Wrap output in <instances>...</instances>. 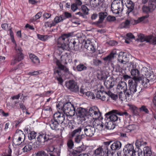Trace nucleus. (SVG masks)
I'll return each mask as SVG.
<instances>
[{"label": "nucleus", "mask_w": 156, "mask_h": 156, "mask_svg": "<svg viewBox=\"0 0 156 156\" xmlns=\"http://www.w3.org/2000/svg\"><path fill=\"white\" fill-rule=\"evenodd\" d=\"M73 33L71 32L64 34L62 35L57 40V47L63 50H69L70 48L76 51L79 49L76 42L74 40L69 42V37L73 36Z\"/></svg>", "instance_id": "nucleus-1"}, {"label": "nucleus", "mask_w": 156, "mask_h": 156, "mask_svg": "<svg viewBox=\"0 0 156 156\" xmlns=\"http://www.w3.org/2000/svg\"><path fill=\"white\" fill-rule=\"evenodd\" d=\"M118 115L119 116H123L125 115L126 117L127 118H130V115L126 111L124 112H122L120 111L114 110H112L108 113H107L105 114L106 117L108 119H109L110 121L115 122L117 121L118 119V117L116 115Z\"/></svg>", "instance_id": "nucleus-2"}, {"label": "nucleus", "mask_w": 156, "mask_h": 156, "mask_svg": "<svg viewBox=\"0 0 156 156\" xmlns=\"http://www.w3.org/2000/svg\"><path fill=\"white\" fill-rule=\"evenodd\" d=\"M15 46L14 49L16 51V55H14L12 56V58L11 60L10 65H14L16 63L21 61L23 59L24 56L22 53L23 50L22 48L19 46H17L16 42H15Z\"/></svg>", "instance_id": "nucleus-3"}, {"label": "nucleus", "mask_w": 156, "mask_h": 156, "mask_svg": "<svg viewBox=\"0 0 156 156\" xmlns=\"http://www.w3.org/2000/svg\"><path fill=\"white\" fill-rule=\"evenodd\" d=\"M139 81L134 78H131L129 80L128 82V91L131 93L133 95L135 92H137L140 93L142 90L141 88L137 87V82Z\"/></svg>", "instance_id": "nucleus-4"}, {"label": "nucleus", "mask_w": 156, "mask_h": 156, "mask_svg": "<svg viewBox=\"0 0 156 156\" xmlns=\"http://www.w3.org/2000/svg\"><path fill=\"white\" fill-rule=\"evenodd\" d=\"M63 112L67 115L73 116L76 112V108L70 102H67L62 107Z\"/></svg>", "instance_id": "nucleus-5"}, {"label": "nucleus", "mask_w": 156, "mask_h": 156, "mask_svg": "<svg viewBox=\"0 0 156 156\" xmlns=\"http://www.w3.org/2000/svg\"><path fill=\"white\" fill-rule=\"evenodd\" d=\"M111 10L115 14H118L123 10V7L120 1L114 0L111 4Z\"/></svg>", "instance_id": "nucleus-6"}, {"label": "nucleus", "mask_w": 156, "mask_h": 156, "mask_svg": "<svg viewBox=\"0 0 156 156\" xmlns=\"http://www.w3.org/2000/svg\"><path fill=\"white\" fill-rule=\"evenodd\" d=\"M65 85L66 87L70 91L77 93L79 92V88L77 83L74 80H71L65 82Z\"/></svg>", "instance_id": "nucleus-7"}, {"label": "nucleus", "mask_w": 156, "mask_h": 156, "mask_svg": "<svg viewBox=\"0 0 156 156\" xmlns=\"http://www.w3.org/2000/svg\"><path fill=\"white\" fill-rule=\"evenodd\" d=\"M137 39L141 42L146 41L151 44H156V37H154L151 35L145 36L142 34H140L138 36Z\"/></svg>", "instance_id": "nucleus-8"}, {"label": "nucleus", "mask_w": 156, "mask_h": 156, "mask_svg": "<svg viewBox=\"0 0 156 156\" xmlns=\"http://www.w3.org/2000/svg\"><path fill=\"white\" fill-rule=\"evenodd\" d=\"M156 7V0H149L148 5L143 6L142 9L143 12L146 13L152 12Z\"/></svg>", "instance_id": "nucleus-9"}, {"label": "nucleus", "mask_w": 156, "mask_h": 156, "mask_svg": "<svg viewBox=\"0 0 156 156\" xmlns=\"http://www.w3.org/2000/svg\"><path fill=\"white\" fill-rule=\"evenodd\" d=\"M130 73L131 76L133 77V78L135 79L136 80H139L141 76H140V72L137 67V65L136 63H133L130 66Z\"/></svg>", "instance_id": "nucleus-10"}, {"label": "nucleus", "mask_w": 156, "mask_h": 156, "mask_svg": "<svg viewBox=\"0 0 156 156\" xmlns=\"http://www.w3.org/2000/svg\"><path fill=\"white\" fill-rule=\"evenodd\" d=\"M25 135L23 132L21 131L16 133L12 139L13 143L16 145H19L22 141L24 140Z\"/></svg>", "instance_id": "nucleus-11"}, {"label": "nucleus", "mask_w": 156, "mask_h": 156, "mask_svg": "<svg viewBox=\"0 0 156 156\" xmlns=\"http://www.w3.org/2000/svg\"><path fill=\"white\" fill-rule=\"evenodd\" d=\"M87 113L89 115L94 119L100 118L101 115V113L99 109L96 106L90 107Z\"/></svg>", "instance_id": "nucleus-12"}, {"label": "nucleus", "mask_w": 156, "mask_h": 156, "mask_svg": "<svg viewBox=\"0 0 156 156\" xmlns=\"http://www.w3.org/2000/svg\"><path fill=\"white\" fill-rule=\"evenodd\" d=\"M83 130L84 134L87 136L92 137L94 134L95 129L94 126L90 125H83Z\"/></svg>", "instance_id": "nucleus-13"}, {"label": "nucleus", "mask_w": 156, "mask_h": 156, "mask_svg": "<svg viewBox=\"0 0 156 156\" xmlns=\"http://www.w3.org/2000/svg\"><path fill=\"white\" fill-rule=\"evenodd\" d=\"M125 154L126 156H136V151L134 149V147L132 144L126 145L123 149Z\"/></svg>", "instance_id": "nucleus-14"}, {"label": "nucleus", "mask_w": 156, "mask_h": 156, "mask_svg": "<svg viewBox=\"0 0 156 156\" xmlns=\"http://www.w3.org/2000/svg\"><path fill=\"white\" fill-rule=\"evenodd\" d=\"M64 113L58 111V112L55 113L53 115V119L55 121H57L60 124H62L65 119V115Z\"/></svg>", "instance_id": "nucleus-15"}, {"label": "nucleus", "mask_w": 156, "mask_h": 156, "mask_svg": "<svg viewBox=\"0 0 156 156\" xmlns=\"http://www.w3.org/2000/svg\"><path fill=\"white\" fill-rule=\"evenodd\" d=\"M37 141L38 144L44 143L48 141L49 139L48 136L44 132H41L38 134L37 137Z\"/></svg>", "instance_id": "nucleus-16"}, {"label": "nucleus", "mask_w": 156, "mask_h": 156, "mask_svg": "<svg viewBox=\"0 0 156 156\" xmlns=\"http://www.w3.org/2000/svg\"><path fill=\"white\" fill-rule=\"evenodd\" d=\"M85 48L89 51L94 53L95 51L96 48L94 44L92 42L90 39H87L85 41L84 44Z\"/></svg>", "instance_id": "nucleus-17"}, {"label": "nucleus", "mask_w": 156, "mask_h": 156, "mask_svg": "<svg viewBox=\"0 0 156 156\" xmlns=\"http://www.w3.org/2000/svg\"><path fill=\"white\" fill-rule=\"evenodd\" d=\"M75 113H76L78 116H79L80 118H83V119L85 121V117L86 116L88 111L86 109L79 108H77Z\"/></svg>", "instance_id": "nucleus-18"}, {"label": "nucleus", "mask_w": 156, "mask_h": 156, "mask_svg": "<svg viewBox=\"0 0 156 156\" xmlns=\"http://www.w3.org/2000/svg\"><path fill=\"white\" fill-rule=\"evenodd\" d=\"M139 81H141V84L142 86L145 88L149 87L150 85L152 84V80L150 79H147L146 77L144 76L143 75L140 77Z\"/></svg>", "instance_id": "nucleus-19"}, {"label": "nucleus", "mask_w": 156, "mask_h": 156, "mask_svg": "<svg viewBox=\"0 0 156 156\" xmlns=\"http://www.w3.org/2000/svg\"><path fill=\"white\" fill-rule=\"evenodd\" d=\"M132 95V94L127 90L123 92L121 91L119 94V97L121 101H125Z\"/></svg>", "instance_id": "nucleus-20"}, {"label": "nucleus", "mask_w": 156, "mask_h": 156, "mask_svg": "<svg viewBox=\"0 0 156 156\" xmlns=\"http://www.w3.org/2000/svg\"><path fill=\"white\" fill-rule=\"evenodd\" d=\"M116 89L118 91H125L127 90V86L126 83L122 81L119 82L117 85Z\"/></svg>", "instance_id": "nucleus-21"}, {"label": "nucleus", "mask_w": 156, "mask_h": 156, "mask_svg": "<svg viewBox=\"0 0 156 156\" xmlns=\"http://www.w3.org/2000/svg\"><path fill=\"white\" fill-rule=\"evenodd\" d=\"M99 19L95 23L97 25L102 23L105 17L107 16L108 14L106 12H100L98 13Z\"/></svg>", "instance_id": "nucleus-22"}, {"label": "nucleus", "mask_w": 156, "mask_h": 156, "mask_svg": "<svg viewBox=\"0 0 156 156\" xmlns=\"http://www.w3.org/2000/svg\"><path fill=\"white\" fill-rule=\"evenodd\" d=\"M118 61L121 63L123 62H126L128 61V59L127 56L125 53L121 52L119 53L118 58Z\"/></svg>", "instance_id": "nucleus-23"}, {"label": "nucleus", "mask_w": 156, "mask_h": 156, "mask_svg": "<svg viewBox=\"0 0 156 156\" xmlns=\"http://www.w3.org/2000/svg\"><path fill=\"white\" fill-rule=\"evenodd\" d=\"M86 149L84 145H82L81 146L76 148L75 150H73L72 152V154L74 156H77L79 154L85 151Z\"/></svg>", "instance_id": "nucleus-24"}, {"label": "nucleus", "mask_w": 156, "mask_h": 156, "mask_svg": "<svg viewBox=\"0 0 156 156\" xmlns=\"http://www.w3.org/2000/svg\"><path fill=\"white\" fill-rule=\"evenodd\" d=\"M60 124L57 121H55L54 119H51L50 122V126L51 128L53 130H58L59 124Z\"/></svg>", "instance_id": "nucleus-25"}, {"label": "nucleus", "mask_w": 156, "mask_h": 156, "mask_svg": "<svg viewBox=\"0 0 156 156\" xmlns=\"http://www.w3.org/2000/svg\"><path fill=\"white\" fill-rule=\"evenodd\" d=\"M122 144L119 141L114 142L110 146V148L112 151L119 150L121 147Z\"/></svg>", "instance_id": "nucleus-26"}, {"label": "nucleus", "mask_w": 156, "mask_h": 156, "mask_svg": "<svg viewBox=\"0 0 156 156\" xmlns=\"http://www.w3.org/2000/svg\"><path fill=\"white\" fill-rule=\"evenodd\" d=\"M125 5L128 8L126 13L129 14L130 12H132L133 9L134 4L132 1L129 0Z\"/></svg>", "instance_id": "nucleus-27"}, {"label": "nucleus", "mask_w": 156, "mask_h": 156, "mask_svg": "<svg viewBox=\"0 0 156 156\" xmlns=\"http://www.w3.org/2000/svg\"><path fill=\"white\" fill-rule=\"evenodd\" d=\"M64 20V18L63 17V16L61 15L59 16H56L54 18V20L52 21L55 26L57 24L62 22Z\"/></svg>", "instance_id": "nucleus-28"}, {"label": "nucleus", "mask_w": 156, "mask_h": 156, "mask_svg": "<svg viewBox=\"0 0 156 156\" xmlns=\"http://www.w3.org/2000/svg\"><path fill=\"white\" fill-rule=\"evenodd\" d=\"M115 83V81L110 79L108 80L105 81L104 82V84L107 88H111L114 86Z\"/></svg>", "instance_id": "nucleus-29"}, {"label": "nucleus", "mask_w": 156, "mask_h": 156, "mask_svg": "<svg viewBox=\"0 0 156 156\" xmlns=\"http://www.w3.org/2000/svg\"><path fill=\"white\" fill-rule=\"evenodd\" d=\"M29 57L32 61L34 63L37 64L40 62L38 58L34 55L30 54L29 55Z\"/></svg>", "instance_id": "nucleus-30"}, {"label": "nucleus", "mask_w": 156, "mask_h": 156, "mask_svg": "<svg viewBox=\"0 0 156 156\" xmlns=\"http://www.w3.org/2000/svg\"><path fill=\"white\" fill-rule=\"evenodd\" d=\"M144 156H151L152 152L151 148L148 147H145L143 149Z\"/></svg>", "instance_id": "nucleus-31"}, {"label": "nucleus", "mask_w": 156, "mask_h": 156, "mask_svg": "<svg viewBox=\"0 0 156 156\" xmlns=\"http://www.w3.org/2000/svg\"><path fill=\"white\" fill-rule=\"evenodd\" d=\"M106 147H104V148H102L101 147H99L94 152V154L96 155H99L100 156H103V154H104V150Z\"/></svg>", "instance_id": "nucleus-32"}, {"label": "nucleus", "mask_w": 156, "mask_h": 156, "mask_svg": "<svg viewBox=\"0 0 156 156\" xmlns=\"http://www.w3.org/2000/svg\"><path fill=\"white\" fill-rule=\"evenodd\" d=\"M115 127V125L112 122L109 121L105 123V128L107 129H113Z\"/></svg>", "instance_id": "nucleus-33"}, {"label": "nucleus", "mask_w": 156, "mask_h": 156, "mask_svg": "<svg viewBox=\"0 0 156 156\" xmlns=\"http://www.w3.org/2000/svg\"><path fill=\"white\" fill-rule=\"evenodd\" d=\"M92 62L93 65L96 66H100L102 63L101 61L96 57L93 58Z\"/></svg>", "instance_id": "nucleus-34"}, {"label": "nucleus", "mask_w": 156, "mask_h": 156, "mask_svg": "<svg viewBox=\"0 0 156 156\" xmlns=\"http://www.w3.org/2000/svg\"><path fill=\"white\" fill-rule=\"evenodd\" d=\"M83 125H81L77 129L74 130L71 133V136L72 137L74 136L77 133H80L82 130H83Z\"/></svg>", "instance_id": "nucleus-35"}, {"label": "nucleus", "mask_w": 156, "mask_h": 156, "mask_svg": "<svg viewBox=\"0 0 156 156\" xmlns=\"http://www.w3.org/2000/svg\"><path fill=\"white\" fill-rule=\"evenodd\" d=\"M61 70L58 67H55L54 69V75L55 78L61 76L62 73Z\"/></svg>", "instance_id": "nucleus-36"}, {"label": "nucleus", "mask_w": 156, "mask_h": 156, "mask_svg": "<svg viewBox=\"0 0 156 156\" xmlns=\"http://www.w3.org/2000/svg\"><path fill=\"white\" fill-rule=\"evenodd\" d=\"M115 54V53L112 52L108 56L104 58L103 59L106 61H111L114 58V55Z\"/></svg>", "instance_id": "nucleus-37"}, {"label": "nucleus", "mask_w": 156, "mask_h": 156, "mask_svg": "<svg viewBox=\"0 0 156 156\" xmlns=\"http://www.w3.org/2000/svg\"><path fill=\"white\" fill-rule=\"evenodd\" d=\"M22 150L23 152H27L31 150L32 148V147L29 144H26Z\"/></svg>", "instance_id": "nucleus-38"}, {"label": "nucleus", "mask_w": 156, "mask_h": 156, "mask_svg": "<svg viewBox=\"0 0 156 156\" xmlns=\"http://www.w3.org/2000/svg\"><path fill=\"white\" fill-rule=\"evenodd\" d=\"M37 36L38 39L43 41H47L49 37L47 35H42L40 34H37Z\"/></svg>", "instance_id": "nucleus-39"}, {"label": "nucleus", "mask_w": 156, "mask_h": 156, "mask_svg": "<svg viewBox=\"0 0 156 156\" xmlns=\"http://www.w3.org/2000/svg\"><path fill=\"white\" fill-rule=\"evenodd\" d=\"M87 69L86 66L83 64H80L76 66V69L78 71H81L86 70Z\"/></svg>", "instance_id": "nucleus-40"}, {"label": "nucleus", "mask_w": 156, "mask_h": 156, "mask_svg": "<svg viewBox=\"0 0 156 156\" xmlns=\"http://www.w3.org/2000/svg\"><path fill=\"white\" fill-rule=\"evenodd\" d=\"M107 92L103 91H98L96 94V98L101 99L103 94H105L107 95Z\"/></svg>", "instance_id": "nucleus-41"}, {"label": "nucleus", "mask_w": 156, "mask_h": 156, "mask_svg": "<svg viewBox=\"0 0 156 156\" xmlns=\"http://www.w3.org/2000/svg\"><path fill=\"white\" fill-rule=\"evenodd\" d=\"M37 133L34 131H31L28 135V137L30 140H32L35 138Z\"/></svg>", "instance_id": "nucleus-42"}, {"label": "nucleus", "mask_w": 156, "mask_h": 156, "mask_svg": "<svg viewBox=\"0 0 156 156\" xmlns=\"http://www.w3.org/2000/svg\"><path fill=\"white\" fill-rule=\"evenodd\" d=\"M41 12H40L37 13L31 19V21H35L39 19L41 16Z\"/></svg>", "instance_id": "nucleus-43"}, {"label": "nucleus", "mask_w": 156, "mask_h": 156, "mask_svg": "<svg viewBox=\"0 0 156 156\" xmlns=\"http://www.w3.org/2000/svg\"><path fill=\"white\" fill-rule=\"evenodd\" d=\"M84 136V135L82 134L81 135H77L75 136V141L76 143H80L82 139V136Z\"/></svg>", "instance_id": "nucleus-44"}, {"label": "nucleus", "mask_w": 156, "mask_h": 156, "mask_svg": "<svg viewBox=\"0 0 156 156\" xmlns=\"http://www.w3.org/2000/svg\"><path fill=\"white\" fill-rule=\"evenodd\" d=\"M81 9L83 11L84 15H87L88 13L89 9L85 5H83L81 7Z\"/></svg>", "instance_id": "nucleus-45"}, {"label": "nucleus", "mask_w": 156, "mask_h": 156, "mask_svg": "<svg viewBox=\"0 0 156 156\" xmlns=\"http://www.w3.org/2000/svg\"><path fill=\"white\" fill-rule=\"evenodd\" d=\"M90 4L92 7L95 8L99 5V3L97 2L96 0H91L90 1Z\"/></svg>", "instance_id": "nucleus-46"}, {"label": "nucleus", "mask_w": 156, "mask_h": 156, "mask_svg": "<svg viewBox=\"0 0 156 156\" xmlns=\"http://www.w3.org/2000/svg\"><path fill=\"white\" fill-rule=\"evenodd\" d=\"M45 26L46 27L51 28L52 27L55 26L54 23L52 21L50 22H45L44 24Z\"/></svg>", "instance_id": "nucleus-47"}, {"label": "nucleus", "mask_w": 156, "mask_h": 156, "mask_svg": "<svg viewBox=\"0 0 156 156\" xmlns=\"http://www.w3.org/2000/svg\"><path fill=\"white\" fill-rule=\"evenodd\" d=\"M115 17L113 16L109 15L106 18V20L108 22H113L115 20Z\"/></svg>", "instance_id": "nucleus-48"}, {"label": "nucleus", "mask_w": 156, "mask_h": 156, "mask_svg": "<svg viewBox=\"0 0 156 156\" xmlns=\"http://www.w3.org/2000/svg\"><path fill=\"white\" fill-rule=\"evenodd\" d=\"M131 22V21H129V20H127L124 22L122 23V25L123 27L124 28H127Z\"/></svg>", "instance_id": "nucleus-49"}, {"label": "nucleus", "mask_w": 156, "mask_h": 156, "mask_svg": "<svg viewBox=\"0 0 156 156\" xmlns=\"http://www.w3.org/2000/svg\"><path fill=\"white\" fill-rule=\"evenodd\" d=\"M36 156H48V154L43 151L38 152L36 154Z\"/></svg>", "instance_id": "nucleus-50"}, {"label": "nucleus", "mask_w": 156, "mask_h": 156, "mask_svg": "<svg viewBox=\"0 0 156 156\" xmlns=\"http://www.w3.org/2000/svg\"><path fill=\"white\" fill-rule=\"evenodd\" d=\"M56 63L58 66V68L60 69L63 70L65 69V66L62 65L60 61L59 60H57L56 62Z\"/></svg>", "instance_id": "nucleus-51"}, {"label": "nucleus", "mask_w": 156, "mask_h": 156, "mask_svg": "<svg viewBox=\"0 0 156 156\" xmlns=\"http://www.w3.org/2000/svg\"><path fill=\"white\" fill-rule=\"evenodd\" d=\"M128 127L130 132L134 130L137 128V126L136 125L134 124L129 125L128 126Z\"/></svg>", "instance_id": "nucleus-52"}, {"label": "nucleus", "mask_w": 156, "mask_h": 156, "mask_svg": "<svg viewBox=\"0 0 156 156\" xmlns=\"http://www.w3.org/2000/svg\"><path fill=\"white\" fill-rule=\"evenodd\" d=\"M67 144L68 148L71 149L73 147L74 143L72 140H70L68 141Z\"/></svg>", "instance_id": "nucleus-53"}, {"label": "nucleus", "mask_w": 156, "mask_h": 156, "mask_svg": "<svg viewBox=\"0 0 156 156\" xmlns=\"http://www.w3.org/2000/svg\"><path fill=\"white\" fill-rule=\"evenodd\" d=\"M146 142H143L141 141V140H137L136 142V145L138 147H140L144 144H146Z\"/></svg>", "instance_id": "nucleus-54"}, {"label": "nucleus", "mask_w": 156, "mask_h": 156, "mask_svg": "<svg viewBox=\"0 0 156 156\" xmlns=\"http://www.w3.org/2000/svg\"><path fill=\"white\" fill-rule=\"evenodd\" d=\"M139 109L141 112H144L147 113H148L149 112L148 109L144 105L142 106Z\"/></svg>", "instance_id": "nucleus-55"}, {"label": "nucleus", "mask_w": 156, "mask_h": 156, "mask_svg": "<svg viewBox=\"0 0 156 156\" xmlns=\"http://www.w3.org/2000/svg\"><path fill=\"white\" fill-rule=\"evenodd\" d=\"M62 15L63 16V17L64 18V20L66 18H69L71 16V14L70 13L67 12H65L64 14Z\"/></svg>", "instance_id": "nucleus-56"}, {"label": "nucleus", "mask_w": 156, "mask_h": 156, "mask_svg": "<svg viewBox=\"0 0 156 156\" xmlns=\"http://www.w3.org/2000/svg\"><path fill=\"white\" fill-rule=\"evenodd\" d=\"M107 96H110L112 98H113V99H115L116 97L115 95V94L112 93L109 90L107 92Z\"/></svg>", "instance_id": "nucleus-57"}, {"label": "nucleus", "mask_w": 156, "mask_h": 156, "mask_svg": "<svg viewBox=\"0 0 156 156\" xmlns=\"http://www.w3.org/2000/svg\"><path fill=\"white\" fill-rule=\"evenodd\" d=\"M145 18V16H143L139 18L137 20H134V24H137L143 21Z\"/></svg>", "instance_id": "nucleus-58"}, {"label": "nucleus", "mask_w": 156, "mask_h": 156, "mask_svg": "<svg viewBox=\"0 0 156 156\" xmlns=\"http://www.w3.org/2000/svg\"><path fill=\"white\" fill-rule=\"evenodd\" d=\"M77 5H76V3H74L72 5L71 7L72 10L73 11H75L78 8Z\"/></svg>", "instance_id": "nucleus-59"}, {"label": "nucleus", "mask_w": 156, "mask_h": 156, "mask_svg": "<svg viewBox=\"0 0 156 156\" xmlns=\"http://www.w3.org/2000/svg\"><path fill=\"white\" fill-rule=\"evenodd\" d=\"M24 65L23 63H20L18 65V66L17 67H14V68L12 69V71L16 70L18 69H20L21 68H22L24 66Z\"/></svg>", "instance_id": "nucleus-60"}, {"label": "nucleus", "mask_w": 156, "mask_h": 156, "mask_svg": "<svg viewBox=\"0 0 156 156\" xmlns=\"http://www.w3.org/2000/svg\"><path fill=\"white\" fill-rule=\"evenodd\" d=\"M39 74V72L38 71H34V72H30L28 73V75L29 76H34L38 75Z\"/></svg>", "instance_id": "nucleus-61"}, {"label": "nucleus", "mask_w": 156, "mask_h": 156, "mask_svg": "<svg viewBox=\"0 0 156 156\" xmlns=\"http://www.w3.org/2000/svg\"><path fill=\"white\" fill-rule=\"evenodd\" d=\"M104 125L102 122H101L99 124H97V129L98 128V129L100 130H102L104 127Z\"/></svg>", "instance_id": "nucleus-62"}, {"label": "nucleus", "mask_w": 156, "mask_h": 156, "mask_svg": "<svg viewBox=\"0 0 156 156\" xmlns=\"http://www.w3.org/2000/svg\"><path fill=\"white\" fill-rule=\"evenodd\" d=\"M72 23L76 25H79L80 24V21L78 20H76L75 18H73L71 20Z\"/></svg>", "instance_id": "nucleus-63"}, {"label": "nucleus", "mask_w": 156, "mask_h": 156, "mask_svg": "<svg viewBox=\"0 0 156 156\" xmlns=\"http://www.w3.org/2000/svg\"><path fill=\"white\" fill-rule=\"evenodd\" d=\"M86 91V90L85 89L84 87V86H82L80 90V93L81 94H84L85 93Z\"/></svg>", "instance_id": "nucleus-64"}]
</instances>
